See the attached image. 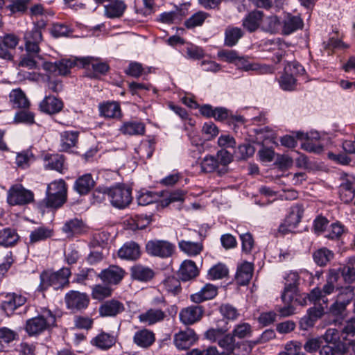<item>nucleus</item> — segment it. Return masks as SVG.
<instances>
[{"label":"nucleus","instance_id":"obj_63","mask_svg":"<svg viewBox=\"0 0 355 355\" xmlns=\"http://www.w3.org/2000/svg\"><path fill=\"white\" fill-rule=\"evenodd\" d=\"M227 330L225 327L211 328L205 333V336L211 342L218 341Z\"/></svg>","mask_w":355,"mask_h":355},{"label":"nucleus","instance_id":"obj_11","mask_svg":"<svg viewBox=\"0 0 355 355\" xmlns=\"http://www.w3.org/2000/svg\"><path fill=\"white\" fill-rule=\"evenodd\" d=\"M80 64L87 69L86 76L91 78H98L100 76L105 74L110 69L107 63L93 57L80 59Z\"/></svg>","mask_w":355,"mask_h":355},{"label":"nucleus","instance_id":"obj_44","mask_svg":"<svg viewBox=\"0 0 355 355\" xmlns=\"http://www.w3.org/2000/svg\"><path fill=\"white\" fill-rule=\"evenodd\" d=\"M91 343L99 349H107L114 345L115 340L109 334L103 332L94 338Z\"/></svg>","mask_w":355,"mask_h":355},{"label":"nucleus","instance_id":"obj_47","mask_svg":"<svg viewBox=\"0 0 355 355\" xmlns=\"http://www.w3.org/2000/svg\"><path fill=\"white\" fill-rule=\"evenodd\" d=\"M209 16V14L206 12L198 11L192 15L184 21V26L187 28H193L196 26H200Z\"/></svg>","mask_w":355,"mask_h":355},{"label":"nucleus","instance_id":"obj_48","mask_svg":"<svg viewBox=\"0 0 355 355\" xmlns=\"http://www.w3.org/2000/svg\"><path fill=\"white\" fill-rule=\"evenodd\" d=\"M339 279V272L336 269H330L327 277V283L323 286L322 292L323 295H329L334 291V284Z\"/></svg>","mask_w":355,"mask_h":355},{"label":"nucleus","instance_id":"obj_54","mask_svg":"<svg viewBox=\"0 0 355 355\" xmlns=\"http://www.w3.org/2000/svg\"><path fill=\"white\" fill-rule=\"evenodd\" d=\"M279 83L281 88L285 91L294 90L296 87V79L293 74H290L288 71H286L280 77Z\"/></svg>","mask_w":355,"mask_h":355},{"label":"nucleus","instance_id":"obj_53","mask_svg":"<svg viewBox=\"0 0 355 355\" xmlns=\"http://www.w3.org/2000/svg\"><path fill=\"white\" fill-rule=\"evenodd\" d=\"M354 289V287L352 286L341 287L339 288L336 300L344 303L346 306L348 305L355 296Z\"/></svg>","mask_w":355,"mask_h":355},{"label":"nucleus","instance_id":"obj_6","mask_svg":"<svg viewBox=\"0 0 355 355\" xmlns=\"http://www.w3.org/2000/svg\"><path fill=\"white\" fill-rule=\"evenodd\" d=\"M111 205L118 209H124L128 207L132 200V190L123 185H116L104 189Z\"/></svg>","mask_w":355,"mask_h":355},{"label":"nucleus","instance_id":"obj_56","mask_svg":"<svg viewBox=\"0 0 355 355\" xmlns=\"http://www.w3.org/2000/svg\"><path fill=\"white\" fill-rule=\"evenodd\" d=\"M112 289L108 286L101 284L96 285L92 289V297L95 300H103V299L111 296Z\"/></svg>","mask_w":355,"mask_h":355},{"label":"nucleus","instance_id":"obj_15","mask_svg":"<svg viewBox=\"0 0 355 355\" xmlns=\"http://www.w3.org/2000/svg\"><path fill=\"white\" fill-rule=\"evenodd\" d=\"M125 308L123 303L116 299H111L103 302L98 309L99 315L102 317H116L124 312Z\"/></svg>","mask_w":355,"mask_h":355},{"label":"nucleus","instance_id":"obj_17","mask_svg":"<svg viewBox=\"0 0 355 355\" xmlns=\"http://www.w3.org/2000/svg\"><path fill=\"white\" fill-rule=\"evenodd\" d=\"M198 339L194 330L187 328L185 331H181L175 334L173 342L179 349H187L193 345Z\"/></svg>","mask_w":355,"mask_h":355},{"label":"nucleus","instance_id":"obj_35","mask_svg":"<svg viewBox=\"0 0 355 355\" xmlns=\"http://www.w3.org/2000/svg\"><path fill=\"white\" fill-rule=\"evenodd\" d=\"M302 26L303 21L300 17L288 15L284 20L282 31L284 35H289Z\"/></svg>","mask_w":355,"mask_h":355},{"label":"nucleus","instance_id":"obj_18","mask_svg":"<svg viewBox=\"0 0 355 355\" xmlns=\"http://www.w3.org/2000/svg\"><path fill=\"white\" fill-rule=\"evenodd\" d=\"M125 271L121 268L112 265L108 268L103 270L98 277L107 284H118L123 278Z\"/></svg>","mask_w":355,"mask_h":355},{"label":"nucleus","instance_id":"obj_13","mask_svg":"<svg viewBox=\"0 0 355 355\" xmlns=\"http://www.w3.org/2000/svg\"><path fill=\"white\" fill-rule=\"evenodd\" d=\"M67 308L73 312L85 309L89 303V298L85 293L76 291L68 292L64 297Z\"/></svg>","mask_w":355,"mask_h":355},{"label":"nucleus","instance_id":"obj_24","mask_svg":"<svg viewBox=\"0 0 355 355\" xmlns=\"http://www.w3.org/2000/svg\"><path fill=\"white\" fill-rule=\"evenodd\" d=\"M165 318L166 313L159 309H150L138 316L141 322L149 326L163 321Z\"/></svg>","mask_w":355,"mask_h":355},{"label":"nucleus","instance_id":"obj_61","mask_svg":"<svg viewBox=\"0 0 355 355\" xmlns=\"http://www.w3.org/2000/svg\"><path fill=\"white\" fill-rule=\"evenodd\" d=\"M306 297L308 300L314 304L320 303V301L327 304L328 302L327 296L322 294V291L318 287L314 288L310 293H306Z\"/></svg>","mask_w":355,"mask_h":355},{"label":"nucleus","instance_id":"obj_26","mask_svg":"<svg viewBox=\"0 0 355 355\" xmlns=\"http://www.w3.org/2000/svg\"><path fill=\"white\" fill-rule=\"evenodd\" d=\"M218 293L216 286L211 284H205L200 291L192 294L190 299L192 302L199 304L206 300H209L215 297Z\"/></svg>","mask_w":355,"mask_h":355},{"label":"nucleus","instance_id":"obj_34","mask_svg":"<svg viewBox=\"0 0 355 355\" xmlns=\"http://www.w3.org/2000/svg\"><path fill=\"white\" fill-rule=\"evenodd\" d=\"M219 167L218 175H223L227 173L228 165L232 162V155L225 149L218 150L214 156Z\"/></svg>","mask_w":355,"mask_h":355},{"label":"nucleus","instance_id":"obj_2","mask_svg":"<svg viewBox=\"0 0 355 355\" xmlns=\"http://www.w3.org/2000/svg\"><path fill=\"white\" fill-rule=\"evenodd\" d=\"M284 288L281 298L285 306L279 309L282 316H289L295 313V308L291 305L295 296L298 292L300 275L296 271H291L284 278Z\"/></svg>","mask_w":355,"mask_h":355},{"label":"nucleus","instance_id":"obj_40","mask_svg":"<svg viewBox=\"0 0 355 355\" xmlns=\"http://www.w3.org/2000/svg\"><path fill=\"white\" fill-rule=\"evenodd\" d=\"M336 270L339 272V275L341 274L345 283L351 284L354 282L355 280V259L350 258L345 266Z\"/></svg>","mask_w":355,"mask_h":355},{"label":"nucleus","instance_id":"obj_38","mask_svg":"<svg viewBox=\"0 0 355 355\" xmlns=\"http://www.w3.org/2000/svg\"><path fill=\"white\" fill-rule=\"evenodd\" d=\"M101 115L105 118H117L121 114L119 104L115 102H107L99 105Z\"/></svg>","mask_w":355,"mask_h":355},{"label":"nucleus","instance_id":"obj_21","mask_svg":"<svg viewBox=\"0 0 355 355\" xmlns=\"http://www.w3.org/2000/svg\"><path fill=\"white\" fill-rule=\"evenodd\" d=\"M41 112L48 114H55L60 112L63 108V102L54 96H46L40 103Z\"/></svg>","mask_w":355,"mask_h":355},{"label":"nucleus","instance_id":"obj_25","mask_svg":"<svg viewBox=\"0 0 355 355\" xmlns=\"http://www.w3.org/2000/svg\"><path fill=\"white\" fill-rule=\"evenodd\" d=\"M199 274L196 263L191 260L182 262L178 271V276L182 282H187L196 277Z\"/></svg>","mask_w":355,"mask_h":355},{"label":"nucleus","instance_id":"obj_45","mask_svg":"<svg viewBox=\"0 0 355 355\" xmlns=\"http://www.w3.org/2000/svg\"><path fill=\"white\" fill-rule=\"evenodd\" d=\"M237 64L244 71H260L261 73H271L272 69L269 66H261L257 63H250L243 58H239Z\"/></svg>","mask_w":355,"mask_h":355},{"label":"nucleus","instance_id":"obj_23","mask_svg":"<svg viewBox=\"0 0 355 355\" xmlns=\"http://www.w3.org/2000/svg\"><path fill=\"white\" fill-rule=\"evenodd\" d=\"M20 236L17 230L11 227H5L0 230V246L12 248L19 241Z\"/></svg>","mask_w":355,"mask_h":355},{"label":"nucleus","instance_id":"obj_37","mask_svg":"<svg viewBox=\"0 0 355 355\" xmlns=\"http://www.w3.org/2000/svg\"><path fill=\"white\" fill-rule=\"evenodd\" d=\"M125 8L123 1L116 0L105 6V13L108 18H119L123 15Z\"/></svg>","mask_w":355,"mask_h":355},{"label":"nucleus","instance_id":"obj_52","mask_svg":"<svg viewBox=\"0 0 355 355\" xmlns=\"http://www.w3.org/2000/svg\"><path fill=\"white\" fill-rule=\"evenodd\" d=\"M218 345L225 350L224 354L229 355L233 353L235 347V339L232 334H228L222 336L218 341Z\"/></svg>","mask_w":355,"mask_h":355},{"label":"nucleus","instance_id":"obj_33","mask_svg":"<svg viewBox=\"0 0 355 355\" xmlns=\"http://www.w3.org/2000/svg\"><path fill=\"white\" fill-rule=\"evenodd\" d=\"M253 272V265L248 262L243 263L237 270L236 280L240 286H245L249 283Z\"/></svg>","mask_w":355,"mask_h":355},{"label":"nucleus","instance_id":"obj_62","mask_svg":"<svg viewBox=\"0 0 355 355\" xmlns=\"http://www.w3.org/2000/svg\"><path fill=\"white\" fill-rule=\"evenodd\" d=\"M343 231V226L340 223H332L330 225V228L325 232L324 237L331 240L337 239L340 237Z\"/></svg>","mask_w":355,"mask_h":355},{"label":"nucleus","instance_id":"obj_7","mask_svg":"<svg viewBox=\"0 0 355 355\" xmlns=\"http://www.w3.org/2000/svg\"><path fill=\"white\" fill-rule=\"evenodd\" d=\"M145 250L151 257L166 259L173 254L175 246L166 240L153 239L146 243Z\"/></svg>","mask_w":355,"mask_h":355},{"label":"nucleus","instance_id":"obj_43","mask_svg":"<svg viewBox=\"0 0 355 355\" xmlns=\"http://www.w3.org/2000/svg\"><path fill=\"white\" fill-rule=\"evenodd\" d=\"M10 101L14 107L26 108L29 106V101L24 92L20 89H13L10 94Z\"/></svg>","mask_w":355,"mask_h":355},{"label":"nucleus","instance_id":"obj_29","mask_svg":"<svg viewBox=\"0 0 355 355\" xmlns=\"http://www.w3.org/2000/svg\"><path fill=\"white\" fill-rule=\"evenodd\" d=\"M263 17L262 11L254 10L249 12L242 21L243 26L252 33L258 29Z\"/></svg>","mask_w":355,"mask_h":355},{"label":"nucleus","instance_id":"obj_20","mask_svg":"<svg viewBox=\"0 0 355 355\" xmlns=\"http://www.w3.org/2000/svg\"><path fill=\"white\" fill-rule=\"evenodd\" d=\"M86 230V225L82 219L73 218L64 222L62 231L67 238H73L83 234Z\"/></svg>","mask_w":355,"mask_h":355},{"label":"nucleus","instance_id":"obj_58","mask_svg":"<svg viewBox=\"0 0 355 355\" xmlns=\"http://www.w3.org/2000/svg\"><path fill=\"white\" fill-rule=\"evenodd\" d=\"M164 286L166 291L174 295L178 294L181 291L180 280L175 277H168L164 281Z\"/></svg>","mask_w":355,"mask_h":355},{"label":"nucleus","instance_id":"obj_16","mask_svg":"<svg viewBox=\"0 0 355 355\" xmlns=\"http://www.w3.org/2000/svg\"><path fill=\"white\" fill-rule=\"evenodd\" d=\"M202 306L196 305L182 309L179 314L180 321L186 324L191 325L200 321L203 315Z\"/></svg>","mask_w":355,"mask_h":355},{"label":"nucleus","instance_id":"obj_27","mask_svg":"<svg viewBox=\"0 0 355 355\" xmlns=\"http://www.w3.org/2000/svg\"><path fill=\"white\" fill-rule=\"evenodd\" d=\"M155 340V334L147 329L135 332L133 336L134 343L139 347L142 348H148L150 347Z\"/></svg>","mask_w":355,"mask_h":355},{"label":"nucleus","instance_id":"obj_41","mask_svg":"<svg viewBox=\"0 0 355 355\" xmlns=\"http://www.w3.org/2000/svg\"><path fill=\"white\" fill-rule=\"evenodd\" d=\"M78 131H64L61 134L60 147L62 151H67L75 146L78 141Z\"/></svg>","mask_w":355,"mask_h":355},{"label":"nucleus","instance_id":"obj_28","mask_svg":"<svg viewBox=\"0 0 355 355\" xmlns=\"http://www.w3.org/2000/svg\"><path fill=\"white\" fill-rule=\"evenodd\" d=\"M118 255L120 258L127 260H136L141 255L139 245L134 242L130 241L125 243L119 250Z\"/></svg>","mask_w":355,"mask_h":355},{"label":"nucleus","instance_id":"obj_14","mask_svg":"<svg viewBox=\"0 0 355 355\" xmlns=\"http://www.w3.org/2000/svg\"><path fill=\"white\" fill-rule=\"evenodd\" d=\"M19 41V37L14 34L0 35V58L6 60H12V51L15 49Z\"/></svg>","mask_w":355,"mask_h":355},{"label":"nucleus","instance_id":"obj_39","mask_svg":"<svg viewBox=\"0 0 355 355\" xmlns=\"http://www.w3.org/2000/svg\"><path fill=\"white\" fill-rule=\"evenodd\" d=\"M132 276L135 279L141 282H147L154 277V272L148 267L136 265L131 268Z\"/></svg>","mask_w":355,"mask_h":355},{"label":"nucleus","instance_id":"obj_59","mask_svg":"<svg viewBox=\"0 0 355 355\" xmlns=\"http://www.w3.org/2000/svg\"><path fill=\"white\" fill-rule=\"evenodd\" d=\"M219 311L224 318L229 320H236L239 315L238 310L229 304H222L219 308Z\"/></svg>","mask_w":355,"mask_h":355},{"label":"nucleus","instance_id":"obj_10","mask_svg":"<svg viewBox=\"0 0 355 355\" xmlns=\"http://www.w3.org/2000/svg\"><path fill=\"white\" fill-rule=\"evenodd\" d=\"M76 65L81 66L80 59L69 58L62 59L55 62H46L43 64V68L50 73L66 76L70 72V69Z\"/></svg>","mask_w":355,"mask_h":355},{"label":"nucleus","instance_id":"obj_12","mask_svg":"<svg viewBox=\"0 0 355 355\" xmlns=\"http://www.w3.org/2000/svg\"><path fill=\"white\" fill-rule=\"evenodd\" d=\"M304 214V207L302 205L297 204L291 207L288 215L284 223L279 227V232L283 234L292 231L301 221Z\"/></svg>","mask_w":355,"mask_h":355},{"label":"nucleus","instance_id":"obj_42","mask_svg":"<svg viewBox=\"0 0 355 355\" xmlns=\"http://www.w3.org/2000/svg\"><path fill=\"white\" fill-rule=\"evenodd\" d=\"M180 250L189 256H196L199 254L203 249V245L199 242H192L182 240L178 243Z\"/></svg>","mask_w":355,"mask_h":355},{"label":"nucleus","instance_id":"obj_19","mask_svg":"<svg viewBox=\"0 0 355 355\" xmlns=\"http://www.w3.org/2000/svg\"><path fill=\"white\" fill-rule=\"evenodd\" d=\"M26 302V297L22 295L15 293H8L2 301L1 307L7 315H12L19 306L24 305Z\"/></svg>","mask_w":355,"mask_h":355},{"label":"nucleus","instance_id":"obj_57","mask_svg":"<svg viewBox=\"0 0 355 355\" xmlns=\"http://www.w3.org/2000/svg\"><path fill=\"white\" fill-rule=\"evenodd\" d=\"M252 332L251 325L248 323L243 322L236 325L232 331V335L234 337L241 339L250 337Z\"/></svg>","mask_w":355,"mask_h":355},{"label":"nucleus","instance_id":"obj_36","mask_svg":"<svg viewBox=\"0 0 355 355\" xmlns=\"http://www.w3.org/2000/svg\"><path fill=\"white\" fill-rule=\"evenodd\" d=\"M334 257V252L327 248H321L313 253L314 262L319 266L323 267L327 265Z\"/></svg>","mask_w":355,"mask_h":355},{"label":"nucleus","instance_id":"obj_50","mask_svg":"<svg viewBox=\"0 0 355 355\" xmlns=\"http://www.w3.org/2000/svg\"><path fill=\"white\" fill-rule=\"evenodd\" d=\"M17 338L18 334L15 331L7 327L0 328V352L3 349L5 345Z\"/></svg>","mask_w":355,"mask_h":355},{"label":"nucleus","instance_id":"obj_46","mask_svg":"<svg viewBox=\"0 0 355 355\" xmlns=\"http://www.w3.org/2000/svg\"><path fill=\"white\" fill-rule=\"evenodd\" d=\"M340 198L345 203H349L355 197V189L353 188V184L346 181L340 186Z\"/></svg>","mask_w":355,"mask_h":355},{"label":"nucleus","instance_id":"obj_55","mask_svg":"<svg viewBox=\"0 0 355 355\" xmlns=\"http://www.w3.org/2000/svg\"><path fill=\"white\" fill-rule=\"evenodd\" d=\"M227 268L225 265L220 263L211 267L208 272V275L211 279H223L227 276Z\"/></svg>","mask_w":355,"mask_h":355},{"label":"nucleus","instance_id":"obj_49","mask_svg":"<svg viewBox=\"0 0 355 355\" xmlns=\"http://www.w3.org/2000/svg\"><path fill=\"white\" fill-rule=\"evenodd\" d=\"M52 236V230L45 227H39L32 231L30 234V243L33 244L37 242L44 241Z\"/></svg>","mask_w":355,"mask_h":355},{"label":"nucleus","instance_id":"obj_3","mask_svg":"<svg viewBox=\"0 0 355 355\" xmlns=\"http://www.w3.org/2000/svg\"><path fill=\"white\" fill-rule=\"evenodd\" d=\"M56 326V317L48 309H42L40 313L26 322L25 330L31 336H37L45 331H51Z\"/></svg>","mask_w":355,"mask_h":355},{"label":"nucleus","instance_id":"obj_51","mask_svg":"<svg viewBox=\"0 0 355 355\" xmlns=\"http://www.w3.org/2000/svg\"><path fill=\"white\" fill-rule=\"evenodd\" d=\"M201 171L204 173L216 172L218 174L219 167L214 156H205L200 163Z\"/></svg>","mask_w":355,"mask_h":355},{"label":"nucleus","instance_id":"obj_4","mask_svg":"<svg viewBox=\"0 0 355 355\" xmlns=\"http://www.w3.org/2000/svg\"><path fill=\"white\" fill-rule=\"evenodd\" d=\"M67 188L62 180H55L48 184L46 197L41 201L40 207L58 209L67 201Z\"/></svg>","mask_w":355,"mask_h":355},{"label":"nucleus","instance_id":"obj_64","mask_svg":"<svg viewBox=\"0 0 355 355\" xmlns=\"http://www.w3.org/2000/svg\"><path fill=\"white\" fill-rule=\"evenodd\" d=\"M323 338L320 337L308 339L304 345V349L309 353H313L320 349Z\"/></svg>","mask_w":355,"mask_h":355},{"label":"nucleus","instance_id":"obj_30","mask_svg":"<svg viewBox=\"0 0 355 355\" xmlns=\"http://www.w3.org/2000/svg\"><path fill=\"white\" fill-rule=\"evenodd\" d=\"M119 130L125 135L139 136L145 134V125L138 121H129L124 122L120 127Z\"/></svg>","mask_w":355,"mask_h":355},{"label":"nucleus","instance_id":"obj_1","mask_svg":"<svg viewBox=\"0 0 355 355\" xmlns=\"http://www.w3.org/2000/svg\"><path fill=\"white\" fill-rule=\"evenodd\" d=\"M355 318H351L346 322L340 333V338L343 342H339L338 345L322 344L320 355H342L349 349L354 352L355 349Z\"/></svg>","mask_w":355,"mask_h":355},{"label":"nucleus","instance_id":"obj_31","mask_svg":"<svg viewBox=\"0 0 355 355\" xmlns=\"http://www.w3.org/2000/svg\"><path fill=\"white\" fill-rule=\"evenodd\" d=\"M95 182L91 174L79 177L74 182L73 189L80 195L87 194L94 187Z\"/></svg>","mask_w":355,"mask_h":355},{"label":"nucleus","instance_id":"obj_22","mask_svg":"<svg viewBox=\"0 0 355 355\" xmlns=\"http://www.w3.org/2000/svg\"><path fill=\"white\" fill-rule=\"evenodd\" d=\"M44 168L64 173L66 169L64 166L65 159L62 155L47 154L44 157Z\"/></svg>","mask_w":355,"mask_h":355},{"label":"nucleus","instance_id":"obj_60","mask_svg":"<svg viewBox=\"0 0 355 355\" xmlns=\"http://www.w3.org/2000/svg\"><path fill=\"white\" fill-rule=\"evenodd\" d=\"M158 196L150 191H141L137 197V202L139 205L145 206L157 201Z\"/></svg>","mask_w":355,"mask_h":355},{"label":"nucleus","instance_id":"obj_9","mask_svg":"<svg viewBox=\"0 0 355 355\" xmlns=\"http://www.w3.org/2000/svg\"><path fill=\"white\" fill-rule=\"evenodd\" d=\"M33 199V193L21 184L12 185L8 191L7 202L12 206L24 205L31 202Z\"/></svg>","mask_w":355,"mask_h":355},{"label":"nucleus","instance_id":"obj_5","mask_svg":"<svg viewBox=\"0 0 355 355\" xmlns=\"http://www.w3.org/2000/svg\"><path fill=\"white\" fill-rule=\"evenodd\" d=\"M71 275L70 269L62 268L57 272H43L40 275V284L38 291H44L49 286L55 289L62 288L69 284V277Z\"/></svg>","mask_w":355,"mask_h":355},{"label":"nucleus","instance_id":"obj_8","mask_svg":"<svg viewBox=\"0 0 355 355\" xmlns=\"http://www.w3.org/2000/svg\"><path fill=\"white\" fill-rule=\"evenodd\" d=\"M46 26L42 20L37 22L31 31H27L24 34L25 48L28 53L37 55L40 51L39 44L42 41L41 28Z\"/></svg>","mask_w":355,"mask_h":355},{"label":"nucleus","instance_id":"obj_32","mask_svg":"<svg viewBox=\"0 0 355 355\" xmlns=\"http://www.w3.org/2000/svg\"><path fill=\"white\" fill-rule=\"evenodd\" d=\"M224 44L228 47L235 46L244 35L243 31L239 27L228 26L225 30Z\"/></svg>","mask_w":355,"mask_h":355}]
</instances>
